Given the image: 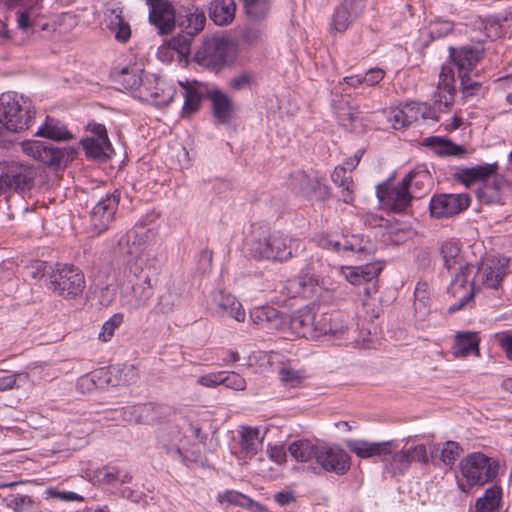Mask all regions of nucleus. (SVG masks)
Segmentation results:
<instances>
[{"label": "nucleus", "instance_id": "1", "mask_svg": "<svg viewBox=\"0 0 512 512\" xmlns=\"http://www.w3.org/2000/svg\"><path fill=\"white\" fill-rule=\"evenodd\" d=\"M245 246L253 258L272 261H286L304 249L300 240L288 238L279 232L271 233L268 227L259 224L251 226Z\"/></svg>", "mask_w": 512, "mask_h": 512}, {"label": "nucleus", "instance_id": "2", "mask_svg": "<svg viewBox=\"0 0 512 512\" xmlns=\"http://www.w3.org/2000/svg\"><path fill=\"white\" fill-rule=\"evenodd\" d=\"M35 109L32 101L16 92L0 96V124L8 131L21 132L29 129L34 121Z\"/></svg>", "mask_w": 512, "mask_h": 512}, {"label": "nucleus", "instance_id": "3", "mask_svg": "<svg viewBox=\"0 0 512 512\" xmlns=\"http://www.w3.org/2000/svg\"><path fill=\"white\" fill-rule=\"evenodd\" d=\"M235 57L233 43L225 37L205 38L195 54V61L202 67L219 70Z\"/></svg>", "mask_w": 512, "mask_h": 512}, {"label": "nucleus", "instance_id": "4", "mask_svg": "<svg viewBox=\"0 0 512 512\" xmlns=\"http://www.w3.org/2000/svg\"><path fill=\"white\" fill-rule=\"evenodd\" d=\"M86 286L84 273L74 265H55L54 274L47 288L65 299H74L82 294Z\"/></svg>", "mask_w": 512, "mask_h": 512}, {"label": "nucleus", "instance_id": "5", "mask_svg": "<svg viewBox=\"0 0 512 512\" xmlns=\"http://www.w3.org/2000/svg\"><path fill=\"white\" fill-rule=\"evenodd\" d=\"M36 177V170L18 161H4L0 164V195L15 191L30 190Z\"/></svg>", "mask_w": 512, "mask_h": 512}, {"label": "nucleus", "instance_id": "6", "mask_svg": "<svg viewBox=\"0 0 512 512\" xmlns=\"http://www.w3.org/2000/svg\"><path fill=\"white\" fill-rule=\"evenodd\" d=\"M498 462L481 452L468 454L460 462V470L470 486L492 481L498 474Z\"/></svg>", "mask_w": 512, "mask_h": 512}, {"label": "nucleus", "instance_id": "7", "mask_svg": "<svg viewBox=\"0 0 512 512\" xmlns=\"http://www.w3.org/2000/svg\"><path fill=\"white\" fill-rule=\"evenodd\" d=\"M458 242L447 240L440 247L443 265L448 271L455 270V276L448 287V293L455 295L458 288H465L468 276L471 273L472 266L465 263Z\"/></svg>", "mask_w": 512, "mask_h": 512}, {"label": "nucleus", "instance_id": "8", "mask_svg": "<svg viewBox=\"0 0 512 512\" xmlns=\"http://www.w3.org/2000/svg\"><path fill=\"white\" fill-rule=\"evenodd\" d=\"M21 146L25 154L48 166L58 167L73 160L75 155L72 148H58L53 144L39 140L24 141Z\"/></svg>", "mask_w": 512, "mask_h": 512}, {"label": "nucleus", "instance_id": "9", "mask_svg": "<svg viewBox=\"0 0 512 512\" xmlns=\"http://www.w3.org/2000/svg\"><path fill=\"white\" fill-rule=\"evenodd\" d=\"M120 201V192L115 190L113 193L106 194L92 208L90 220L93 229L101 234L106 231L115 220Z\"/></svg>", "mask_w": 512, "mask_h": 512}, {"label": "nucleus", "instance_id": "10", "mask_svg": "<svg viewBox=\"0 0 512 512\" xmlns=\"http://www.w3.org/2000/svg\"><path fill=\"white\" fill-rule=\"evenodd\" d=\"M470 205L468 194H439L434 195L429 203L432 217L441 219L452 217L466 210Z\"/></svg>", "mask_w": 512, "mask_h": 512}, {"label": "nucleus", "instance_id": "11", "mask_svg": "<svg viewBox=\"0 0 512 512\" xmlns=\"http://www.w3.org/2000/svg\"><path fill=\"white\" fill-rule=\"evenodd\" d=\"M132 285L121 292L120 303L129 312H134L148 306L153 296L150 276H144L139 281L130 279Z\"/></svg>", "mask_w": 512, "mask_h": 512}, {"label": "nucleus", "instance_id": "12", "mask_svg": "<svg viewBox=\"0 0 512 512\" xmlns=\"http://www.w3.org/2000/svg\"><path fill=\"white\" fill-rule=\"evenodd\" d=\"M376 194L380 203L387 209L396 212H404L410 205L412 197L406 188V182L391 185L388 182L376 186Z\"/></svg>", "mask_w": 512, "mask_h": 512}, {"label": "nucleus", "instance_id": "13", "mask_svg": "<svg viewBox=\"0 0 512 512\" xmlns=\"http://www.w3.org/2000/svg\"><path fill=\"white\" fill-rule=\"evenodd\" d=\"M506 275L505 267L495 260L481 262L471 283L474 290L499 289Z\"/></svg>", "mask_w": 512, "mask_h": 512}, {"label": "nucleus", "instance_id": "14", "mask_svg": "<svg viewBox=\"0 0 512 512\" xmlns=\"http://www.w3.org/2000/svg\"><path fill=\"white\" fill-rule=\"evenodd\" d=\"M484 47L481 43L465 45L461 47L450 46L448 48L449 58L458 68V74L469 72L476 67L483 58Z\"/></svg>", "mask_w": 512, "mask_h": 512}, {"label": "nucleus", "instance_id": "15", "mask_svg": "<svg viewBox=\"0 0 512 512\" xmlns=\"http://www.w3.org/2000/svg\"><path fill=\"white\" fill-rule=\"evenodd\" d=\"M150 7L149 21L156 26L160 34H168L175 27V11L167 0H147Z\"/></svg>", "mask_w": 512, "mask_h": 512}, {"label": "nucleus", "instance_id": "16", "mask_svg": "<svg viewBox=\"0 0 512 512\" xmlns=\"http://www.w3.org/2000/svg\"><path fill=\"white\" fill-rule=\"evenodd\" d=\"M365 0H343L335 9L332 28L337 32L346 31L364 12Z\"/></svg>", "mask_w": 512, "mask_h": 512}, {"label": "nucleus", "instance_id": "17", "mask_svg": "<svg viewBox=\"0 0 512 512\" xmlns=\"http://www.w3.org/2000/svg\"><path fill=\"white\" fill-rule=\"evenodd\" d=\"M91 134V136L81 141L86 155L94 159L105 160L112 151L105 126L101 124L93 125Z\"/></svg>", "mask_w": 512, "mask_h": 512}, {"label": "nucleus", "instance_id": "18", "mask_svg": "<svg viewBox=\"0 0 512 512\" xmlns=\"http://www.w3.org/2000/svg\"><path fill=\"white\" fill-rule=\"evenodd\" d=\"M315 312L312 308L304 307L295 312L289 319L283 318V328L288 326L291 334L306 339H316Z\"/></svg>", "mask_w": 512, "mask_h": 512}, {"label": "nucleus", "instance_id": "19", "mask_svg": "<svg viewBox=\"0 0 512 512\" xmlns=\"http://www.w3.org/2000/svg\"><path fill=\"white\" fill-rule=\"evenodd\" d=\"M317 463L337 474H344L350 468L349 456L339 447L321 446Z\"/></svg>", "mask_w": 512, "mask_h": 512}, {"label": "nucleus", "instance_id": "20", "mask_svg": "<svg viewBox=\"0 0 512 512\" xmlns=\"http://www.w3.org/2000/svg\"><path fill=\"white\" fill-rule=\"evenodd\" d=\"M252 323L262 330L272 332L283 329V317L280 312L271 306L256 307L250 311Z\"/></svg>", "mask_w": 512, "mask_h": 512}, {"label": "nucleus", "instance_id": "21", "mask_svg": "<svg viewBox=\"0 0 512 512\" xmlns=\"http://www.w3.org/2000/svg\"><path fill=\"white\" fill-rule=\"evenodd\" d=\"M144 225L145 222L140 221L133 229L123 235L118 242L119 246H127V253L130 256L146 255L144 250L149 242L151 231L143 230Z\"/></svg>", "mask_w": 512, "mask_h": 512}, {"label": "nucleus", "instance_id": "22", "mask_svg": "<svg viewBox=\"0 0 512 512\" xmlns=\"http://www.w3.org/2000/svg\"><path fill=\"white\" fill-rule=\"evenodd\" d=\"M213 301L216 306L214 310L216 315L229 316L238 322L245 320V311L235 296L221 291L215 295Z\"/></svg>", "mask_w": 512, "mask_h": 512}, {"label": "nucleus", "instance_id": "23", "mask_svg": "<svg viewBox=\"0 0 512 512\" xmlns=\"http://www.w3.org/2000/svg\"><path fill=\"white\" fill-rule=\"evenodd\" d=\"M351 452L360 458H370L381 456L382 461H387V455L391 452V441L387 442H368L362 440H352L347 443Z\"/></svg>", "mask_w": 512, "mask_h": 512}, {"label": "nucleus", "instance_id": "24", "mask_svg": "<svg viewBox=\"0 0 512 512\" xmlns=\"http://www.w3.org/2000/svg\"><path fill=\"white\" fill-rule=\"evenodd\" d=\"M159 440L168 455L175 460L185 462L182 452L184 437L177 426H167L162 429Z\"/></svg>", "mask_w": 512, "mask_h": 512}, {"label": "nucleus", "instance_id": "25", "mask_svg": "<svg viewBox=\"0 0 512 512\" xmlns=\"http://www.w3.org/2000/svg\"><path fill=\"white\" fill-rule=\"evenodd\" d=\"M423 145L430 148L436 155L440 157L454 156L462 158L467 154L464 146L455 144L445 137H427L423 140Z\"/></svg>", "mask_w": 512, "mask_h": 512}, {"label": "nucleus", "instance_id": "26", "mask_svg": "<svg viewBox=\"0 0 512 512\" xmlns=\"http://www.w3.org/2000/svg\"><path fill=\"white\" fill-rule=\"evenodd\" d=\"M498 164H484L477 165L471 168H463L455 173V178L463 183L465 186L470 187L471 185L483 181L497 173Z\"/></svg>", "mask_w": 512, "mask_h": 512}, {"label": "nucleus", "instance_id": "27", "mask_svg": "<svg viewBox=\"0 0 512 512\" xmlns=\"http://www.w3.org/2000/svg\"><path fill=\"white\" fill-rule=\"evenodd\" d=\"M342 274L353 285H360L363 282H371L378 277L382 271L379 263H368L366 265L343 267Z\"/></svg>", "mask_w": 512, "mask_h": 512}, {"label": "nucleus", "instance_id": "28", "mask_svg": "<svg viewBox=\"0 0 512 512\" xmlns=\"http://www.w3.org/2000/svg\"><path fill=\"white\" fill-rule=\"evenodd\" d=\"M180 85L184 90V104L182 107V114L183 116L189 117L190 115L194 114L199 110L201 100L206 92V88L196 81H194L193 83L180 82Z\"/></svg>", "mask_w": 512, "mask_h": 512}, {"label": "nucleus", "instance_id": "29", "mask_svg": "<svg viewBox=\"0 0 512 512\" xmlns=\"http://www.w3.org/2000/svg\"><path fill=\"white\" fill-rule=\"evenodd\" d=\"M455 76L453 68L450 65H443L439 74V83L437 90L439 91V104L444 105L446 108L453 103L454 95L456 92Z\"/></svg>", "mask_w": 512, "mask_h": 512}, {"label": "nucleus", "instance_id": "30", "mask_svg": "<svg viewBox=\"0 0 512 512\" xmlns=\"http://www.w3.org/2000/svg\"><path fill=\"white\" fill-rule=\"evenodd\" d=\"M240 451L245 457L252 458L262 448L263 437H260V430L252 427H241L239 431Z\"/></svg>", "mask_w": 512, "mask_h": 512}, {"label": "nucleus", "instance_id": "31", "mask_svg": "<svg viewBox=\"0 0 512 512\" xmlns=\"http://www.w3.org/2000/svg\"><path fill=\"white\" fill-rule=\"evenodd\" d=\"M236 12V4L234 0H214L209 9L211 20L219 26L230 24Z\"/></svg>", "mask_w": 512, "mask_h": 512}, {"label": "nucleus", "instance_id": "32", "mask_svg": "<svg viewBox=\"0 0 512 512\" xmlns=\"http://www.w3.org/2000/svg\"><path fill=\"white\" fill-rule=\"evenodd\" d=\"M402 182H406V188L410 191L412 199H419L429 191L430 175L425 170L411 171L403 178Z\"/></svg>", "mask_w": 512, "mask_h": 512}, {"label": "nucleus", "instance_id": "33", "mask_svg": "<svg viewBox=\"0 0 512 512\" xmlns=\"http://www.w3.org/2000/svg\"><path fill=\"white\" fill-rule=\"evenodd\" d=\"M208 97L212 102L213 115L219 124L228 122L232 112V102L222 91L214 89L208 91Z\"/></svg>", "mask_w": 512, "mask_h": 512}, {"label": "nucleus", "instance_id": "34", "mask_svg": "<svg viewBox=\"0 0 512 512\" xmlns=\"http://www.w3.org/2000/svg\"><path fill=\"white\" fill-rule=\"evenodd\" d=\"M383 462L393 475L404 473L412 463V453L407 449L398 450L394 442L391 441V452L387 455V461Z\"/></svg>", "mask_w": 512, "mask_h": 512}, {"label": "nucleus", "instance_id": "35", "mask_svg": "<svg viewBox=\"0 0 512 512\" xmlns=\"http://www.w3.org/2000/svg\"><path fill=\"white\" fill-rule=\"evenodd\" d=\"M35 135L55 141H68L73 138L71 132L61 121L49 116L46 117L45 123L39 127Z\"/></svg>", "mask_w": 512, "mask_h": 512}, {"label": "nucleus", "instance_id": "36", "mask_svg": "<svg viewBox=\"0 0 512 512\" xmlns=\"http://www.w3.org/2000/svg\"><path fill=\"white\" fill-rule=\"evenodd\" d=\"M479 337L475 332H459L455 336L452 347L453 355L457 358L466 357L470 353L479 351Z\"/></svg>", "mask_w": 512, "mask_h": 512}, {"label": "nucleus", "instance_id": "37", "mask_svg": "<svg viewBox=\"0 0 512 512\" xmlns=\"http://www.w3.org/2000/svg\"><path fill=\"white\" fill-rule=\"evenodd\" d=\"M288 289L293 293V297L300 295L308 298L317 293L319 279L313 275H299L288 282Z\"/></svg>", "mask_w": 512, "mask_h": 512}, {"label": "nucleus", "instance_id": "38", "mask_svg": "<svg viewBox=\"0 0 512 512\" xmlns=\"http://www.w3.org/2000/svg\"><path fill=\"white\" fill-rule=\"evenodd\" d=\"M462 452V448L455 441H447L440 445L435 444L430 449L431 458H437L444 466L452 467Z\"/></svg>", "mask_w": 512, "mask_h": 512}, {"label": "nucleus", "instance_id": "39", "mask_svg": "<svg viewBox=\"0 0 512 512\" xmlns=\"http://www.w3.org/2000/svg\"><path fill=\"white\" fill-rule=\"evenodd\" d=\"M319 450L320 447L309 440L294 441L288 447L290 455L298 462H309L313 458L317 460Z\"/></svg>", "mask_w": 512, "mask_h": 512}, {"label": "nucleus", "instance_id": "40", "mask_svg": "<svg viewBox=\"0 0 512 512\" xmlns=\"http://www.w3.org/2000/svg\"><path fill=\"white\" fill-rule=\"evenodd\" d=\"M181 302V293L176 286H167L166 290L159 295L155 310L157 313L169 314L173 312Z\"/></svg>", "mask_w": 512, "mask_h": 512}, {"label": "nucleus", "instance_id": "41", "mask_svg": "<svg viewBox=\"0 0 512 512\" xmlns=\"http://www.w3.org/2000/svg\"><path fill=\"white\" fill-rule=\"evenodd\" d=\"M117 82L126 90H137L144 86L143 70L137 65L123 68L117 75Z\"/></svg>", "mask_w": 512, "mask_h": 512}, {"label": "nucleus", "instance_id": "42", "mask_svg": "<svg viewBox=\"0 0 512 512\" xmlns=\"http://www.w3.org/2000/svg\"><path fill=\"white\" fill-rule=\"evenodd\" d=\"M205 23V13L196 8L194 11L188 13L183 19H180L178 25L182 32L194 37L203 30Z\"/></svg>", "mask_w": 512, "mask_h": 512}, {"label": "nucleus", "instance_id": "43", "mask_svg": "<svg viewBox=\"0 0 512 512\" xmlns=\"http://www.w3.org/2000/svg\"><path fill=\"white\" fill-rule=\"evenodd\" d=\"M121 10L113 9L109 15V30L114 33L115 38L120 42H127L131 36V29L128 22L121 15Z\"/></svg>", "mask_w": 512, "mask_h": 512}, {"label": "nucleus", "instance_id": "44", "mask_svg": "<svg viewBox=\"0 0 512 512\" xmlns=\"http://www.w3.org/2000/svg\"><path fill=\"white\" fill-rule=\"evenodd\" d=\"M502 490L499 486L488 488L475 504L476 512H494L500 506Z\"/></svg>", "mask_w": 512, "mask_h": 512}, {"label": "nucleus", "instance_id": "45", "mask_svg": "<svg viewBox=\"0 0 512 512\" xmlns=\"http://www.w3.org/2000/svg\"><path fill=\"white\" fill-rule=\"evenodd\" d=\"M360 114L359 106L347 105L346 107H339L336 110L338 122L341 126L350 131L357 130V124L361 123L362 120Z\"/></svg>", "mask_w": 512, "mask_h": 512}, {"label": "nucleus", "instance_id": "46", "mask_svg": "<svg viewBox=\"0 0 512 512\" xmlns=\"http://www.w3.org/2000/svg\"><path fill=\"white\" fill-rule=\"evenodd\" d=\"M192 40V36L181 31L170 39L168 47L178 54L179 60H183L190 54Z\"/></svg>", "mask_w": 512, "mask_h": 512}, {"label": "nucleus", "instance_id": "47", "mask_svg": "<svg viewBox=\"0 0 512 512\" xmlns=\"http://www.w3.org/2000/svg\"><path fill=\"white\" fill-rule=\"evenodd\" d=\"M506 184L502 177L496 176L491 184L485 185L483 189L477 192V196L481 202L493 203L498 199V192Z\"/></svg>", "mask_w": 512, "mask_h": 512}, {"label": "nucleus", "instance_id": "48", "mask_svg": "<svg viewBox=\"0 0 512 512\" xmlns=\"http://www.w3.org/2000/svg\"><path fill=\"white\" fill-rule=\"evenodd\" d=\"M270 0H244L247 15L255 20L263 19L269 13Z\"/></svg>", "mask_w": 512, "mask_h": 512}, {"label": "nucleus", "instance_id": "49", "mask_svg": "<svg viewBox=\"0 0 512 512\" xmlns=\"http://www.w3.org/2000/svg\"><path fill=\"white\" fill-rule=\"evenodd\" d=\"M454 30V22L437 18L428 25V35L431 40L441 39Z\"/></svg>", "mask_w": 512, "mask_h": 512}, {"label": "nucleus", "instance_id": "50", "mask_svg": "<svg viewBox=\"0 0 512 512\" xmlns=\"http://www.w3.org/2000/svg\"><path fill=\"white\" fill-rule=\"evenodd\" d=\"M113 379L116 386L129 385L134 383L138 378L137 369L131 364H125L121 367H112Z\"/></svg>", "mask_w": 512, "mask_h": 512}, {"label": "nucleus", "instance_id": "51", "mask_svg": "<svg viewBox=\"0 0 512 512\" xmlns=\"http://www.w3.org/2000/svg\"><path fill=\"white\" fill-rule=\"evenodd\" d=\"M30 380L27 372H19L6 375L0 378V392L19 389L26 385Z\"/></svg>", "mask_w": 512, "mask_h": 512}, {"label": "nucleus", "instance_id": "52", "mask_svg": "<svg viewBox=\"0 0 512 512\" xmlns=\"http://www.w3.org/2000/svg\"><path fill=\"white\" fill-rule=\"evenodd\" d=\"M98 389H105L109 386H116L113 379L112 367H102L89 373Z\"/></svg>", "mask_w": 512, "mask_h": 512}, {"label": "nucleus", "instance_id": "53", "mask_svg": "<svg viewBox=\"0 0 512 512\" xmlns=\"http://www.w3.org/2000/svg\"><path fill=\"white\" fill-rule=\"evenodd\" d=\"M41 12L42 9L16 10L18 28L23 31H27L29 28H32L35 25L37 18L40 17Z\"/></svg>", "mask_w": 512, "mask_h": 512}, {"label": "nucleus", "instance_id": "54", "mask_svg": "<svg viewBox=\"0 0 512 512\" xmlns=\"http://www.w3.org/2000/svg\"><path fill=\"white\" fill-rule=\"evenodd\" d=\"M281 381L290 387L299 386L306 378L304 371L293 369L290 366H283L279 370Z\"/></svg>", "mask_w": 512, "mask_h": 512}, {"label": "nucleus", "instance_id": "55", "mask_svg": "<svg viewBox=\"0 0 512 512\" xmlns=\"http://www.w3.org/2000/svg\"><path fill=\"white\" fill-rule=\"evenodd\" d=\"M291 185L297 192L309 195L316 189V186H320V182L318 180L311 181L305 173L298 172L293 176Z\"/></svg>", "mask_w": 512, "mask_h": 512}, {"label": "nucleus", "instance_id": "56", "mask_svg": "<svg viewBox=\"0 0 512 512\" xmlns=\"http://www.w3.org/2000/svg\"><path fill=\"white\" fill-rule=\"evenodd\" d=\"M404 118L406 119L407 125L418 121L420 118H425L427 112V106L425 104L410 102L403 106Z\"/></svg>", "mask_w": 512, "mask_h": 512}, {"label": "nucleus", "instance_id": "57", "mask_svg": "<svg viewBox=\"0 0 512 512\" xmlns=\"http://www.w3.org/2000/svg\"><path fill=\"white\" fill-rule=\"evenodd\" d=\"M130 260L128 262V270L129 273L133 275L135 278L133 281H139L144 276H149V274L145 271V266L148 260L147 255H133L130 256Z\"/></svg>", "mask_w": 512, "mask_h": 512}, {"label": "nucleus", "instance_id": "58", "mask_svg": "<svg viewBox=\"0 0 512 512\" xmlns=\"http://www.w3.org/2000/svg\"><path fill=\"white\" fill-rule=\"evenodd\" d=\"M123 314H113L102 326L101 332L99 333V340L102 342H108L114 335V331L123 322Z\"/></svg>", "mask_w": 512, "mask_h": 512}, {"label": "nucleus", "instance_id": "59", "mask_svg": "<svg viewBox=\"0 0 512 512\" xmlns=\"http://www.w3.org/2000/svg\"><path fill=\"white\" fill-rule=\"evenodd\" d=\"M55 266L44 261L37 260L30 267L29 272L34 279L46 278V284L51 280L52 274H54Z\"/></svg>", "mask_w": 512, "mask_h": 512}, {"label": "nucleus", "instance_id": "60", "mask_svg": "<svg viewBox=\"0 0 512 512\" xmlns=\"http://www.w3.org/2000/svg\"><path fill=\"white\" fill-rule=\"evenodd\" d=\"M460 78L461 90L464 96H476L479 95L482 90V84L478 81H474L468 74V72L458 74Z\"/></svg>", "mask_w": 512, "mask_h": 512}, {"label": "nucleus", "instance_id": "61", "mask_svg": "<svg viewBox=\"0 0 512 512\" xmlns=\"http://www.w3.org/2000/svg\"><path fill=\"white\" fill-rule=\"evenodd\" d=\"M222 382L221 385L225 386L226 388L233 389V390H244L246 388V381L245 379L236 372H226L222 371Z\"/></svg>", "mask_w": 512, "mask_h": 512}, {"label": "nucleus", "instance_id": "62", "mask_svg": "<svg viewBox=\"0 0 512 512\" xmlns=\"http://www.w3.org/2000/svg\"><path fill=\"white\" fill-rule=\"evenodd\" d=\"M217 500L220 503L227 502L231 505L245 506L249 499L237 491L228 490L223 493H219Z\"/></svg>", "mask_w": 512, "mask_h": 512}, {"label": "nucleus", "instance_id": "63", "mask_svg": "<svg viewBox=\"0 0 512 512\" xmlns=\"http://www.w3.org/2000/svg\"><path fill=\"white\" fill-rule=\"evenodd\" d=\"M342 240L344 253H360L366 248L363 239L357 235L345 236Z\"/></svg>", "mask_w": 512, "mask_h": 512}, {"label": "nucleus", "instance_id": "64", "mask_svg": "<svg viewBox=\"0 0 512 512\" xmlns=\"http://www.w3.org/2000/svg\"><path fill=\"white\" fill-rule=\"evenodd\" d=\"M331 318L332 314L329 313H322L319 316L315 314L316 339L331 332Z\"/></svg>", "mask_w": 512, "mask_h": 512}]
</instances>
